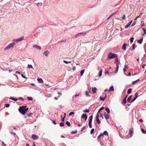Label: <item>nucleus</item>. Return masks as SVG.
<instances>
[{
    "label": "nucleus",
    "instance_id": "nucleus-2",
    "mask_svg": "<svg viewBox=\"0 0 146 146\" xmlns=\"http://www.w3.org/2000/svg\"><path fill=\"white\" fill-rule=\"evenodd\" d=\"M15 43L14 42L11 43L4 48V50H8L11 48H13L14 45H15Z\"/></svg>",
    "mask_w": 146,
    "mask_h": 146
},
{
    "label": "nucleus",
    "instance_id": "nucleus-24",
    "mask_svg": "<svg viewBox=\"0 0 146 146\" xmlns=\"http://www.w3.org/2000/svg\"><path fill=\"white\" fill-rule=\"evenodd\" d=\"M105 110L107 111V112H108V113H110V111L109 109L108 108H106L105 109Z\"/></svg>",
    "mask_w": 146,
    "mask_h": 146
},
{
    "label": "nucleus",
    "instance_id": "nucleus-1",
    "mask_svg": "<svg viewBox=\"0 0 146 146\" xmlns=\"http://www.w3.org/2000/svg\"><path fill=\"white\" fill-rule=\"evenodd\" d=\"M26 107L27 106H20L19 108V111L21 113L24 115L25 113V112L29 110V108H26Z\"/></svg>",
    "mask_w": 146,
    "mask_h": 146
},
{
    "label": "nucleus",
    "instance_id": "nucleus-53",
    "mask_svg": "<svg viewBox=\"0 0 146 146\" xmlns=\"http://www.w3.org/2000/svg\"><path fill=\"white\" fill-rule=\"evenodd\" d=\"M86 114H84V113L82 115L81 117V118H84V117L85 115H86Z\"/></svg>",
    "mask_w": 146,
    "mask_h": 146
},
{
    "label": "nucleus",
    "instance_id": "nucleus-61",
    "mask_svg": "<svg viewBox=\"0 0 146 146\" xmlns=\"http://www.w3.org/2000/svg\"><path fill=\"white\" fill-rule=\"evenodd\" d=\"M10 133L11 134H13L14 135H15L16 134L15 133L13 132H10Z\"/></svg>",
    "mask_w": 146,
    "mask_h": 146
},
{
    "label": "nucleus",
    "instance_id": "nucleus-54",
    "mask_svg": "<svg viewBox=\"0 0 146 146\" xmlns=\"http://www.w3.org/2000/svg\"><path fill=\"white\" fill-rule=\"evenodd\" d=\"M114 13L113 14H112L111 15H110L108 18V19H110L113 15H114Z\"/></svg>",
    "mask_w": 146,
    "mask_h": 146
},
{
    "label": "nucleus",
    "instance_id": "nucleus-44",
    "mask_svg": "<svg viewBox=\"0 0 146 146\" xmlns=\"http://www.w3.org/2000/svg\"><path fill=\"white\" fill-rule=\"evenodd\" d=\"M84 118L85 119V121H86L87 119V116L86 114Z\"/></svg>",
    "mask_w": 146,
    "mask_h": 146
},
{
    "label": "nucleus",
    "instance_id": "nucleus-9",
    "mask_svg": "<svg viewBox=\"0 0 146 146\" xmlns=\"http://www.w3.org/2000/svg\"><path fill=\"white\" fill-rule=\"evenodd\" d=\"M127 45V43H124L122 47V49L124 50H125L126 49V46Z\"/></svg>",
    "mask_w": 146,
    "mask_h": 146
},
{
    "label": "nucleus",
    "instance_id": "nucleus-62",
    "mask_svg": "<svg viewBox=\"0 0 146 146\" xmlns=\"http://www.w3.org/2000/svg\"><path fill=\"white\" fill-rule=\"evenodd\" d=\"M125 68H127V69H128V68H129V67H128V66H127V65H125Z\"/></svg>",
    "mask_w": 146,
    "mask_h": 146
},
{
    "label": "nucleus",
    "instance_id": "nucleus-3",
    "mask_svg": "<svg viewBox=\"0 0 146 146\" xmlns=\"http://www.w3.org/2000/svg\"><path fill=\"white\" fill-rule=\"evenodd\" d=\"M117 56V55L115 54L110 53L108 54V57L109 59H112L116 58Z\"/></svg>",
    "mask_w": 146,
    "mask_h": 146
},
{
    "label": "nucleus",
    "instance_id": "nucleus-38",
    "mask_svg": "<svg viewBox=\"0 0 146 146\" xmlns=\"http://www.w3.org/2000/svg\"><path fill=\"white\" fill-rule=\"evenodd\" d=\"M139 81V79H138L137 80H135V81H134L133 82H132V84H135V83Z\"/></svg>",
    "mask_w": 146,
    "mask_h": 146
},
{
    "label": "nucleus",
    "instance_id": "nucleus-15",
    "mask_svg": "<svg viewBox=\"0 0 146 146\" xmlns=\"http://www.w3.org/2000/svg\"><path fill=\"white\" fill-rule=\"evenodd\" d=\"M133 133V131L132 130H131V129H130V130H129V134L130 135H131V136H132V135Z\"/></svg>",
    "mask_w": 146,
    "mask_h": 146
},
{
    "label": "nucleus",
    "instance_id": "nucleus-42",
    "mask_svg": "<svg viewBox=\"0 0 146 146\" xmlns=\"http://www.w3.org/2000/svg\"><path fill=\"white\" fill-rule=\"evenodd\" d=\"M141 130L143 133H146V131L144 129H142Z\"/></svg>",
    "mask_w": 146,
    "mask_h": 146
},
{
    "label": "nucleus",
    "instance_id": "nucleus-29",
    "mask_svg": "<svg viewBox=\"0 0 146 146\" xmlns=\"http://www.w3.org/2000/svg\"><path fill=\"white\" fill-rule=\"evenodd\" d=\"M66 124L68 126H70V124L68 121H66Z\"/></svg>",
    "mask_w": 146,
    "mask_h": 146
},
{
    "label": "nucleus",
    "instance_id": "nucleus-13",
    "mask_svg": "<svg viewBox=\"0 0 146 146\" xmlns=\"http://www.w3.org/2000/svg\"><path fill=\"white\" fill-rule=\"evenodd\" d=\"M115 58V62L116 64V66L117 65V64H118V65H119V62L118 61L117 57H117Z\"/></svg>",
    "mask_w": 146,
    "mask_h": 146
},
{
    "label": "nucleus",
    "instance_id": "nucleus-52",
    "mask_svg": "<svg viewBox=\"0 0 146 146\" xmlns=\"http://www.w3.org/2000/svg\"><path fill=\"white\" fill-rule=\"evenodd\" d=\"M138 93L137 92H136L135 94V97H136V98H137L138 97Z\"/></svg>",
    "mask_w": 146,
    "mask_h": 146
},
{
    "label": "nucleus",
    "instance_id": "nucleus-6",
    "mask_svg": "<svg viewBox=\"0 0 146 146\" xmlns=\"http://www.w3.org/2000/svg\"><path fill=\"white\" fill-rule=\"evenodd\" d=\"M31 137L34 140H36L38 138V137L35 135L33 134L31 135Z\"/></svg>",
    "mask_w": 146,
    "mask_h": 146
},
{
    "label": "nucleus",
    "instance_id": "nucleus-41",
    "mask_svg": "<svg viewBox=\"0 0 146 146\" xmlns=\"http://www.w3.org/2000/svg\"><path fill=\"white\" fill-rule=\"evenodd\" d=\"M83 112H84L88 113L89 112V110H88L86 109L85 110H84Z\"/></svg>",
    "mask_w": 146,
    "mask_h": 146
},
{
    "label": "nucleus",
    "instance_id": "nucleus-7",
    "mask_svg": "<svg viewBox=\"0 0 146 146\" xmlns=\"http://www.w3.org/2000/svg\"><path fill=\"white\" fill-rule=\"evenodd\" d=\"M86 34V33L85 32H83L80 33H78V34H76L75 35V37H78L79 36H80V35L81 34H82V35H85Z\"/></svg>",
    "mask_w": 146,
    "mask_h": 146
},
{
    "label": "nucleus",
    "instance_id": "nucleus-20",
    "mask_svg": "<svg viewBox=\"0 0 146 146\" xmlns=\"http://www.w3.org/2000/svg\"><path fill=\"white\" fill-rule=\"evenodd\" d=\"M132 89L131 88H129L127 91V93L128 94H130L131 92Z\"/></svg>",
    "mask_w": 146,
    "mask_h": 146
},
{
    "label": "nucleus",
    "instance_id": "nucleus-58",
    "mask_svg": "<svg viewBox=\"0 0 146 146\" xmlns=\"http://www.w3.org/2000/svg\"><path fill=\"white\" fill-rule=\"evenodd\" d=\"M104 115L103 114V113H101V114L100 115V116L102 117V119H103V115Z\"/></svg>",
    "mask_w": 146,
    "mask_h": 146
},
{
    "label": "nucleus",
    "instance_id": "nucleus-51",
    "mask_svg": "<svg viewBox=\"0 0 146 146\" xmlns=\"http://www.w3.org/2000/svg\"><path fill=\"white\" fill-rule=\"evenodd\" d=\"M58 94L59 95L58 96V97H60L62 93L60 92H58Z\"/></svg>",
    "mask_w": 146,
    "mask_h": 146
},
{
    "label": "nucleus",
    "instance_id": "nucleus-14",
    "mask_svg": "<svg viewBox=\"0 0 146 146\" xmlns=\"http://www.w3.org/2000/svg\"><path fill=\"white\" fill-rule=\"evenodd\" d=\"M49 53V52L48 50L45 51L44 52V55L46 56H48V54Z\"/></svg>",
    "mask_w": 146,
    "mask_h": 146
},
{
    "label": "nucleus",
    "instance_id": "nucleus-35",
    "mask_svg": "<svg viewBox=\"0 0 146 146\" xmlns=\"http://www.w3.org/2000/svg\"><path fill=\"white\" fill-rule=\"evenodd\" d=\"M77 132V131L76 130H75L74 131H72L71 132V133L72 134H74L76 133Z\"/></svg>",
    "mask_w": 146,
    "mask_h": 146
},
{
    "label": "nucleus",
    "instance_id": "nucleus-46",
    "mask_svg": "<svg viewBox=\"0 0 146 146\" xmlns=\"http://www.w3.org/2000/svg\"><path fill=\"white\" fill-rule=\"evenodd\" d=\"M65 118V117H62V118L61 119V121H62V122L64 121V119Z\"/></svg>",
    "mask_w": 146,
    "mask_h": 146
},
{
    "label": "nucleus",
    "instance_id": "nucleus-26",
    "mask_svg": "<svg viewBox=\"0 0 146 146\" xmlns=\"http://www.w3.org/2000/svg\"><path fill=\"white\" fill-rule=\"evenodd\" d=\"M103 134L106 135H108V132L106 131H104Z\"/></svg>",
    "mask_w": 146,
    "mask_h": 146
},
{
    "label": "nucleus",
    "instance_id": "nucleus-10",
    "mask_svg": "<svg viewBox=\"0 0 146 146\" xmlns=\"http://www.w3.org/2000/svg\"><path fill=\"white\" fill-rule=\"evenodd\" d=\"M33 47L35 48H36L37 49H39V50L41 49V47L39 46L36 45H34Z\"/></svg>",
    "mask_w": 146,
    "mask_h": 146
},
{
    "label": "nucleus",
    "instance_id": "nucleus-48",
    "mask_svg": "<svg viewBox=\"0 0 146 146\" xmlns=\"http://www.w3.org/2000/svg\"><path fill=\"white\" fill-rule=\"evenodd\" d=\"M103 135V134H100L99 135L98 137V139H99L100 137H101L102 136V135Z\"/></svg>",
    "mask_w": 146,
    "mask_h": 146
},
{
    "label": "nucleus",
    "instance_id": "nucleus-40",
    "mask_svg": "<svg viewBox=\"0 0 146 146\" xmlns=\"http://www.w3.org/2000/svg\"><path fill=\"white\" fill-rule=\"evenodd\" d=\"M86 95L87 97L90 96L88 94V91H86Z\"/></svg>",
    "mask_w": 146,
    "mask_h": 146
},
{
    "label": "nucleus",
    "instance_id": "nucleus-23",
    "mask_svg": "<svg viewBox=\"0 0 146 146\" xmlns=\"http://www.w3.org/2000/svg\"><path fill=\"white\" fill-rule=\"evenodd\" d=\"M116 66H117V68H116V71L115 72V73H117L118 71V68H119V65H118V64H117V65Z\"/></svg>",
    "mask_w": 146,
    "mask_h": 146
},
{
    "label": "nucleus",
    "instance_id": "nucleus-17",
    "mask_svg": "<svg viewBox=\"0 0 146 146\" xmlns=\"http://www.w3.org/2000/svg\"><path fill=\"white\" fill-rule=\"evenodd\" d=\"M113 90H114L113 86H112L110 87V89L109 90V92H110V91H113Z\"/></svg>",
    "mask_w": 146,
    "mask_h": 146
},
{
    "label": "nucleus",
    "instance_id": "nucleus-31",
    "mask_svg": "<svg viewBox=\"0 0 146 146\" xmlns=\"http://www.w3.org/2000/svg\"><path fill=\"white\" fill-rule=\"evenodd\" d=\"M134 38L133 37H131L130 39V42L131 43H132L133 41Z\"/></svg>",
    "mask_w": 146,
    "mask_h": 146
},
{
    "label": "nucleus",
    "instance_id": "nucleus-34",
    "mask_svg": "<svg viewBox=\"0 0 146 146\" xmlns=\"http://www.w3.org/2000/svg\"><path fill=\"white\" fill-rule=\"evenodd\" d=\"M132 97V96H130L127 99V101L129 102L131 100V98Z\"/></svg>",
    "mask_w": 146,
    "mask_h": 146
},
{
    "label": "nucleus",
    "instance_id": "nucleus-19",
    "mask_svg": "<svg viewBox=\"0 0 146 146\" xmlns=\"http://www.w3.org/2000/svg\"><path fill=\"white\" fill-rule=\"evenodd\" d=\"M28 68H31L32 69H34V68L32 66L31 64H28Z\"/></svg>",
    "mask_w": 146,
    "mask_h": 146
},
{
    "label": "nucleus",
    "instance_id": "nucleus-50",
    "mask_svg": "<svg viewBox=\"0 0 146 146\" xmlns=\"http://www.w3.org/2000/svg\"><path fill=\"white\" fill-rule=\"evenodd\" d=\"M18 100H24L23 99L22 97H19L18 98Z\"/></svg>",
    "mask_w": 146,
    "mask_h": 146
},
{
    "label": "nucleus",
    "instance_id": "nucleus-63",
    "mask_svg": "<svg viewBox=\"0 0 146 146\" xmlns=\"http://www.w3.org/2000/svg\"><path fill=\"white\" fill-rule=\"evenodd\" d=\"M53 123L55 125L56 124V123L55 122V121H52Z\"/></svg>",
    "mask_w": 146,
    "mask_h": 146
},
{
    "label": "nucleus",
    "instance_id": "nucleus-47",
    "mask_svg": "<svg viewBox=\"0 0 146 146\" xmlns=\"http://www.w3.org/2000/svg\"><path fill=\"white\" fill-rule=\"evenodd\" d=\"M104 109V107H101L99 110L98 112H99V111H101V110H103Z\"/></svg>",
    "mask_w": 146,
    "mask_h": 146
},
{
    "label": "nucleus",
    "instance_id": "nucleus-16",
    "mask_svg": "<svg viewBox=\"0 0 146 146\" xmlns=\"http://www.w3.org/2000/svg\"><path fill=\"white\" fill-rule=\"evenodd\" d=\"M143 40V38H142L140 39L139 40H138L137 42L139 44H141L142 43Z\"/></svg>",
    "mask_w": 146,
    "mask_h": 146
},
{
    "label": "nucleus",
    "instance_id": "nucleus-5",
    "mask_svg": "<svg viewBox=\"0 0 146 146\" xmlns=\"http://www.w3.org/2000/svg\"><path fill=\"white\" fill-rule=\"evenodd\" d=\"M24 39V37L22 36L19 38L16 39H14L13 41L16 42H20L22 41Z\"/></svg>",
    "mask_w": 146,
    "mask_h": 146
},
{
    "label": "nucleus",
    "instance_id": "nucleus-36",
    "mask_svg": "<svg viewBox=\"0 0 146 146\" xmlns=\"http://www.w3.org/2000/svg\"><path fill=\"white\" fill-rule=\"evenodd\" d=\"M94 128L92 129L91 130V131H90L91 134H92L94 132Z\"/></svg>",
    "mask_w": 146,
    "mask_h": 146
},
{
    "label": "nucleus",
    "instance_id": "nucleus-43",
    "mask_svg": "<svg viewBox=\"0 0 146 146\" xmlns=\"http://www.w3.org/2000/svg\"><path fill=\"white\" fill-rule=\"evenodd\" d=\"M96 120L97 123H98V124H99L100 123V120L99 119H96Z\"/></svg>",
    "mask_w": 146,
    "mask_h": 146
},
{
    "label": "nucleus",
    "instance_id": "nucleus-27",
    "mask_svg": "<svg viewBox=\"0 0 146 146\" xmlns=\"http://www.w3.org/2000/svg\"><path fill=\"white\" fill-rule=\"evenodd\" d=\"M64 123L61 122L60 123V127L64 126Z\"/></svg>",
    "mask_w": 146,
    "mask_h": 146
},
{
    "label": "nucleus",
    "instance_id": "nucleus-11",
    "mask_svg": "<svg viewBox=\"0 0 146 146\" xmlns=\"http://www.w3.org/2000/svg\"><path fill=\"white\" fill-rule=\"evenodd\" d=\"M37 80L38 82L40 84H42L44 82L43 80L41 78H38Z\"/></svg>",
    "mask_w": 146,
    "mask_h": 146
},
{
    "label": "nucleus",
    "instance_id": "nucleus-8",
    "mask_svg": "<svg viewBox=\"0 0 146 146\" xmlns=\"http://www.w3.org/2000/svg\"><path fill=\"white\" fill-rule=\"evenodd\" d=\"M104 115L105 116V118L106 119H108L110 118V115L109 114H107L106 113H104Z\"/></svg>",
    "mask_w": 146,
    "mask_h": 146
},
{
    "label": "nucleus",
    "instance_id": "nucleus-4",
    "mask_svg": "<svg viewBox=\"0 0 146 146\" xmlns=\"http://www.w3.org/2000/svg\"><path fill=\"white\" fill-rule=\"evenodd\" d=\"M89 127L90 128H91L92 127V121L93 119V115H90L89 117Z\"/></svg>",
    "mask_w": 146,
    "mask_h": 146
},
{
    "label": "nucleus",
    "instance_id": "nucleus-59",
    "mask_svg": "<svg viewBox=\"0 0 146 146\" xmlns=\"http://www.w3.org/2000/svg\"><path fill=\"white\" fill-rule=\"evenodd\" d=\"M21 75L23 78H26V77L25 76H24L23 74H22Z\"/></svg>",
    "mask_w": 146,
    "mask_h": 146
},
{
    "label": "nucleus",
    "instance_id": "nucleus-56",
    "mask_svg": "<svg viewBox=\"0 0 146 146\" xmlns=\"http://www.w3.org/2000/svg\"><path fill=\"white\" fill-rule=\"evenodd\" d=\"M123 103L125 104L126 103V100L125 99L124 100H123Z\"/></svg>",
    "mask_w": 146,
    "mask_h": 146
},
{
    "label": "nucleus",
    "instance_id": "nucleus-57",
    "mask_svg": "<svg viewBox=\"0 0 146 146\" xmlns=\"http://www.w3.org/2000/svg\"><path fill=\"white\" fill-rule=\"evenodd\" d=\"M85 126H84L82 128V129H81V131H82L83 130H84V129H85Z\"/></svg>",
    "mask_w": 146,
    "mask_h": 146
},
{
    "label": "nucleus",
    "instance_id": "nucleus-55",
    "mask_svg": "<svg viewBox=\"0 0 146 146\" xmlns=\"http://www.w3.org/2000/svg\"><path fill=\"white\" fill-rule=\"evenodd\" d=\"M1 144L2 145H3L4 146H7L4 143V142L3 141H2Z\"/></svg>",
    "mask_w": 146,
    "mask_h": 146
},
{
    "label": "nucleus",
    "instance_id": "nucleus-33",
    "mask_svg": "<svg viewBox=\"0 0 146 146\" xmlns=\"http://www.w3.org/2000/svg\"><path fill=\"white\" fill-rule=\"evenodd\" d=\"M63 62L64 63H65L66 64H68L69 63H70L71 61H68L65 60H64Z\"/></svg>",
    "mask_w": 146,
    "mask_h": 146
},
{
    "label": "nucleus",
    "instance_id": "nucleus-60",
    "mask_svg": "<svg viewBox=\"0 0 146 146\" xmlns=\"http://www.w3.org/2000/svg\"><path fill=\"white\" fill-rule=\"evenodd\" d=\"M32 114V113H29V114H28V116L30 117V116Z\"/></svg>",
    "mask_w": 146,
    "mask_h": 146
},
{
    "label": "nucleus",
    "instance_id": "nucleus-32",
    "mask_svg": "<svg viewBox=\"0 0 146 146\" xmlns=\"http://www.w3.org/2000/svg\"><path fill=\"white\" fill-rule=\"evenodd\" d=\"M100 100H101L104 101L105 100V98H102L101 97H100Z\"/></svg>",
    "mask_w": 146,
    "mask_h": 146
},
{
    "label": "nucleus",
    "instance_id": "nucleus-39",
    "mask_svg": "<svg viewBox=\"0 0 146 146\" xmlns=\"http://www.w3.org/2000/svg\"><path fill=\"white\" fill-rule=\"evenodd\" d=\"M27 99L29 100H33L32 98L31 97H28Z\"/></svg>",
    "mask_w": 146,
    "mask_h": 146
},
{
    "label": "nucleus",
    "instance_id": "nucleus-45",
    "mask_svg": "<svg viewBox=\"0 0 146 146\" xmlns=\"http://www.w3.org/2000/svg\"><path fill=\"white\" fill-rule=\"evenodd\" d=\"M142 30L143 31L144 33L146 34V29H145V28H143L142 29Z\"/></svg>",
    "mask_w": 146,
    "mask_h": 146
},
{
    "label": "nucleus",
    "instance_id": "nucleus-28",
    "mask_svg": "<svg viewBox=\"0 0 146 146\" xmlns=\"http://www.w3.org/2000/svg\"><path fill=\"white\" fill-rule=\"evenodd\" d=\"M75 113L74 112H71L69 114V116H71L72 115H74Z\"/></svg>",
    "mask_w": 146,
    "mask_h": 146
},
{
    "label": "nucleus",
    "instance_id": "nucleus-12",
    "mask_svg": "<svg viewBox=\"0 0 146 146\" xmlns=\"http://www.w3.org/2000/svg\"><path fill=\"white\" fill-rule=\"evenodd\" d=\"M96 90H97V88H96L95 87L92 88V92L93 93H96Z\"/></svg>",
    "mask_w": 146,
    "mask_h": 146
},
{
    "label": "nucleus",
    "instance_id": "nucleus-64",
    "mask_svg": "<svg viewBox=\"0 0 146 146\" xmlns=\"http://www.w3.org/2000/svg\"><path fill=\"white\" fill-rule=\"evenodd\" d=\"M76 69V67L75 66H74L73 67V68H72V70L73 71H74Z\"/></svg>",
    "mask_w": 146,
    "mask_h": 146
},
{
    "label": "nucleus",
    "instance_id": "nucleus-30",
    "mask_svg": "<svg viewBox=\"0 0 146 146\" xmlns=\"http://www.w3.org/2000/svg\"><path fill=\"white\" fill-rule=\"evenodd\" d=\"M135 48V44H133L132 45V48L131 50H134Z\"/></svg>",
    "mask_w": 146,
    "mask_h": 146
},
{
    "label": "nucleus",
    "instance_id": "nucleus-22",
    "mask_svg": "<svg viewBox=\"0 0 146 146\" xmlns=\"http://www.w3.org/2000/svg\"><path fill=\"white\" fill-rule=\"evenodd\" d=\"M102 69H101L99 72V77H100V76H101L102 75Z\"/></svg>",
    "mask_w": 146,
    "mask_h": 146
},
{
    "label": "nucleus",
    "instance_id": "nucleus-25",
    "mask_svg": "<svg viewBox=\"0 0 146 146\" xmlns=\"http://www.w3.org/2000/svg\"><path fill=\"white\" fill-rule=\"evenodd\" d=\"M130 25H131L129 23H128L127 25H126L125 26V29L127 28Z\"/></svg>",
    "mask_w": 146,
    "mask_h": 146
},
{
    "label": "nucleus",
    "instance_id": "nucleus-21",
    "mask_svg": "<svg viewBox=\"0 0 146 146\" xmlns=\"http://www.w3.org/2000/svg\"><path fill=\"white\" fill-rule=\"evenodd\" d=\"M84 71L85 70L84 69L82 70L81 71L80 74L81 76L83 75V74L84 72Z\"/></svg>",
    "mask_w": 146,
    "mask_h": 146
},
{
    "label": "nucleus",
    "instance_id": "nucleus-18",
    "mask_svg": "<svg viewBox=\"0 0 146 146\" xmlns=\"http://www.w3.org/2000/svg\"><path fill=\"white\" fill-rule=\"evenodd\" d=\"M9 99L12 100H14L15 101H17L18 100V99L17 98H13L12 97H10Z\"/></svg>",
    "mask_w": 146,
    "mask_h": 146
},
{
    "label": "nucleus",
    "instance_id": "nucleus-37",
    "mask_svg": "<svg viewBox=\"0 0 146 146\" xmlns=\"http://www.w3.org/2000/svg\"><path fill=\"white\" fill-rule=\"evenodd\" d=\"M5 106L7 108H8L10 106V104H6L5 105Z\"/></svg>",
    "mask_w": 146,
    "mask_h": 146
},
{
    "label": "nucleus",
    "instance_id": "nucleus-49",
    "mask_svg": "<svg viewBox=\"0 0 146 146\" xmlns=\"http://www.w3.org/2000/svg\"><path fill=\"white\" fill-rule=\"evenodd\" d=\"M137 99L136 97H135L131 101V102L132 103L135 100Z\"/></svg>",
    "mask_w": 146,
    "mask_h": 146
}]
</instances>
